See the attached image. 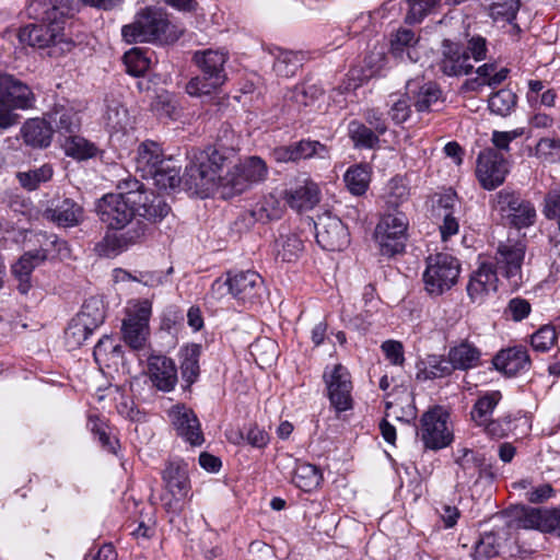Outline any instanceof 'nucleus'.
Wrapping results in <instances>:
<instances>
[{
  "label": "nucleus",
  "mask_w": 560,
  "mask_h": 560,
  "mask_svg": "<svg viewBox=\"0 0 560 560\" xmlns=\"http://www.w3.org/2000/svg\"><path fill=\"white\" fill-rule=\"evenodd\" d=\"M460 265L450 254L439 253L427 258L423 272L424 288L432 295H441L450 290L457 281Z\"/></svg>",
  "instance_id": "nucleus-8"
},
{
  "label": "nucleus",
  "mask_w": 560,
  "mask_h": 560,
  "mask_svg": "<svg viewBox=\"0 0 560 560\" xmlns=\"http://www.w3.org/2000/svg\"><path fill=\"white\" fill-rule=\"evenodd\" d=\"M92 332L93 331L88 329L86 326L82 325L81 322L73 317L65 332L68 348L77 349L81 347Z\"/></svg>",
  "instance_id": "nucleus-56"
},
{
  "label": "nucleus",
  "mask_w": 560,
  "mask_h": 560,
  "mask_svg": "<svg viewBox=\"0 0 560 560\" xmlns=\"http://www.w3.org/2000/svg\"><path fill=\"white\" fill-rule=\"evenodd\" d=\"M201 353V347L192 343L187 346L182 352V364L180 372L183 380L190 386L195 383L199 376V357Z\"/></svg>",
  "instance_id": "nucleus-43"
},
{
  "label": "nucleus",
  "mask_w": 560,
  "mask_h": 560,
  "mask_svg": "<svg viewBox=\"0 0 560 560\" xmlns=\"http://www.w3.org/2000/svg\"><path fill=\"white\" fill-rule=\"evenodd\" d=\"M448 413L441 407H435L422 415L421 427L417 434L427 448L440 450L452 443L453 431L448 428Z\"/></svg>",
  "instance_id": "nucleus-12"
},
{
  "label": "nucleus",
  "mask_w": 560,
  "mask_h": 560,
  "mask_svg": "<svg viewBox=\"0 0 560 560\" xmlns=\"http://www.w3.org/2000/svg\"><path fill=\"white\" fill-rule=\"evenodd\" d=\"M16 177L23 188L27 190H35L40 184L51 179L52 168L50 165L44 164L26 172H19Z\"/></svg>",
  "instance_id": "nucleus-49"
},
{
  "label": "nucleus",
  "mask_w": 560,
  "mask_h": 560,
  "mask_svg": "<svg viewBox=\"0 0 560 560\" xmlns=\"http://www.w3.org/2000/svg\"><path fill=\"white\" fill-rule=\"evenodd\" d=\"M381 349L385 358L394 365H402L405 362L404 346L397 340H386L382 343Z\"/></svg>",
  "instance_id": "nucleus-63"
},
{
  "label": "nucleus",
  "mask_w": 560,
  "mask_h": 560,
  "mask_svg": "<svg viewBox=\"0 0 560 560\" xmlns=\"http://www.w3.org/2000/svg\"><path fill=\"white\" fill-rule=\"evenodd\" d=\"M498 285V271L490 262H482L470 276L467 293L475 303H482L490 292Z\"/></svg>",
  "instance_id": "nucleus-21"
},
{
  "label": "nucleus",
  "mask_w": 560,
  "mask_h": 560,
  "mask_svg": "<svg viewBox=\"0 0 560 560\" xmlns=\"http://www.w3.org/2000/svg\"><path fill=\"white\" fill-rule=\"evenodd\" d=\"M192 60L199 68L201 75L190 79L187 83L186 92L189 95H209L225 83L228 79L225 72V63L229 60L228 50L212 48L197 50Z\"/></svg>",
  "instance_id": "nucleus-3"
},
{
  "label": "nucleus",
  "mask_w": 560,
  "mask_h": 560,
  "mask_svg": "<svg viewBox=\"0 0 560 560\" xmlns=\"http://www.w3.org/2000/svg\"><path fill=\"white\" fill-rule=\"evenodd\" d=\"M24 142L34 148H47L51 142L52 126L45 119L27 120L22 127Z\"/></svg>",
  "instance_id": "nucleus-33"
},
{
  "label": "nucleus",
  "mask_w": 560,
  "mask_h": 560,
  "mask_svg": "<svg viewBox=\"0 0 560 560\" xmlns=\"http://www.w3.org/2000/svg\"><path fill=\"white\" fill-rule=\"evenodd\" d=\"M510 527L514 529H537L560 536V508H524Z\"/></svg>",
  "instance_id": "nucleus-15"
},
{
  "label": "nucleus",
  "mask_w": 560,
  "mask_h": 560,
  "mask_svg": "<svg viewBox=\"0 0 560 560\" xmlns=\"http://www.w3.org/2000/svg\"><path fill=\"white\" fill-rule=\"evenodd\" d=\"M250 354L260 366L271 365L278 358V346L275 340L262 337L249 346Z\"/></svg>",
  "instance_id": "nucleus-47"
},
{
  "label": "nucleus",
  "mask_w": 560,
  "mask_h": 560,
  "mask_svg": "<svg viewBox=\"0 0 560 560\" xmlns=\"http://www.w3.org/2000/svg\"><path fill=\"white\" fill-rule=\"evenodd\" d=\"M47 248L30 250L25 253L15 265H13L12 272L20 279L19 290L22 293H26L28 291V277L35 267L47 259Z\"/></svg>",
  "instance_id": "nucleus-30"
},
{
  "label": "nucleus",
  "mask_w": 560,
  "mask_h": 560,
  "mask_svg": "<svg viewBox=\"0 0 560 560\" xmlns=\"http://www.w3.org/2000/svg\"><path fill=\"white\" fill-rule=\"evenodd\" d=\"M80 118L75 112L65 107H57L49 114L48 125L52 126V132L72 135L80 128Z\"/></svg>",
  "instance_id": "nucleus-38"
},
{
  "label": "nucleus",
  "mask_w": 560,
  "mask_h": 560,
  "mask_svg": "<svg viewBox=\"0 0 560 560\" xmlns=\"http://www.w3.org/2000/svg\"><path fill=\"white\" fill-rule=\"evenodd\" d=\"M74 318L86 326L88 329L94 331L105 319V311L102 301L96 298H91L85 301L80 313L77 314Z\"/></svg>",
  "instance_id": "nucleus-40"
},
{
  "label": "nucleus",
  "mask_w": 560,
  "mask_h": 560,
  "mask_svg": "<svg viewBox=\"0 0 560 560\" xmlns=\"http://www.w3.org/2000/svg\"><path fill=\"white\" fill-rule=\"evenodd\" d=\"M136 205L122 195L107 194L96 203V213L108 229L121 231L119 234L107 233L97 247L106 256L116 254L144 240L148 225L136 219Z\"/></svg>",
  "instance_id": "nucleus-2"
},
{
  "label": "nucleus",
  "mask_w": 560,
  "mask_h": 560,
  "mask_svg": "<svg viewBox=\"0 0 560 560\" xmlns=\"http://www.w3.org/2000/svg\"><path fill=\"white\" fill-rule=\"evenodd\" d=\"M272 54L276 57L273 70L278 75L284 78L294 75L304 59L301 52L284 50L279 47H277Z\"/></svg>",
  "instance_id": "nucleus-39"
},
{
  "label": "nucleus",
  "mask_w": 560,
  "mask_h": 560,
  "mask_svg": "<svg viewBox=\"0 0 560 560\" xmlns=\"http://www.w3.org/2000/svg\"><path fill=\"white\" fill-rule=\"evenodd\" d=\"M35 96L31 89L10 74L0 75V129H8L18 122L19 116L12 109L33 107Z\"/></svg>",
  "instance_id": "nucleus-6"
},
{
  "label": "nucleus",
  "mask_w": 560,
  "mask_h": 560,
  "mask_svg": "<svg viewBox=\"0 0 560 560\" xmlns=\"http://www.w3.org/2000/svg\"><path fill=\"white\" fill-rule=\"evenodd\" d=\"M510 529L485 533L476 542L474 557L475 560H486L500 555L515 556L514 549L506 544Z\"/></svg>",
  "instance_id": "nucleus-22"
},
{
  "label": "nucleus",
  "mask_w": 560,
  "mask_h": 560,
  "mask_svg": "<svg viewBox=\"0 0 560 560\" xmlns=\"http://www.w3.org/2000/svg\"><path fill=\"white\" fill-rule=\"evenodd\" d=\"M166 491L177 494V498H186L189 491V481L186 465L170 463L163 472Z\"/></svg>",
  "instance_id": "nucleus-35"
},
{
  "label": "nucleus",
  "mask_w": 560,
  "mask_h": 560,
  "mask_svg": "<svg viewBox=\"0 0 560 560\" xmlns=\"http://www.w3.org/2000/svg\"><path fill=\"white\" fill-rule=\"evenodd\" d=\"M477 78L465 82L464 86L468 90H478L481 86L488 85L491 88L500 85L510 73L508 68L497 69L495 63H485L477 68Z\"/></svg>",
  "instance_id": "nucleus-36"
},
{
  "label": "nucleus",
  "mask_w": 560,
  "mask_h": 560,
  "mask_svg": "<svg viewBox=\"0 0 560 560\" xmlns=\"http://www.w3.org/2000/svg\"><path fill=\"white\" fill-rule=\"evenodd\" d=\"M455 464L457 480L467 483L479 476L483 458L472 450L460 448L455 453Z\"/></svg>",
  "instance_id": "nucleus-29"
},
{
  "label": "nucleus",
  "mask_w": 560,
  "mask_h": 560,
  "mask_svg": "<svg viewBox=\"0 0 560 560\" xmlns=\"http://www.w3.org/2000/svg\"><path fill=\"white\" fill-rule=\"evenodd\" d=\"M127 72L133 77L143 75L150 67V58L140 48H132L124 55Z\"/></svg>",
  "instance_id": "nucleus-55"
},
{
  "label": "nucleus",
  "mask_w": 560,
  "mask_h": 560,
  "mask_svg": "<svg viewBox=\"0 0 560 560\" xmlns=\"http://www.w3.org/2000/svg\"><path fill=\"white\" fill-rule=\"evenodd\" d=\"M556 339L557 334L555 327L546 325L532 336V346L535 350L545 352L553 346Z\"/></svg>",
  "instance_id": "nucleus-60"
},
{
  "label": "nucleus",
  "mask_w": 560,
  "mask_h": 560,
  "mask_svg": "<svg viewBox=\"0 0 560 560\" xmlns=\"http://www.w3.org/2000/svg\"><path fill=\"white\" fill-rule=\"evenodd\" d=\"M440 0H407L409 11L406 21L409 23L420 22L421 19L431 10Z\"/></svg>",
  "instance_id": "nucleus-62"
},
{
  "label": "nucleus",
  "mask_w": 560,
  "mask_h": 560,
  "mask_svg": "<svg viewBox=\"0 0 560 560\" xmlns=\"http://www.w3.org/2000/svg\"><path fill=\"white\" fill-rule=\"evenodd\" d=\"M419 40L420 35L416 34L412 30L400 27L390 38V52L394 57L401 60L406 56L411 62H417L420 59Z\"/></svg>",
  "instance_id": "nucleus-25"
},
{
  "label": "nucleus",
  "mask_w": 560,
  "mask_h": 560,
  "mask_svg": "<svg viewBox=\"0 0 560 560\" xmlns=\"http://www.w3.org/2000/svg\"><path fill=\"white\" fill-rule=\"evenodd\" d=\"M287 202L296 210L311 209L319 201L318 186L307 177L296 180V185L285 191Z\"/></svg>",
  "instance_id": "nucleus-24"
},
{
  "label": "nucleus",
  "mask_w": 560,
  "mask_h": 560,
  "mask_svg": "<svg viewBox=\"0 0 560 560\" xmlns=\"http://www.w3.org/2000/svg\"><path fill=\"white\" fill-rule=\"evenodd\" d=\"M322 93V89L316 84L303 83L293 89L290 97L296 104L307 106L318 98Z\"/></svg>",
  "instance_id": "nucleus-59"
},
{
  "label": "nucleus",
  "mask_w": 560,
  "mask_h": 560,
  "mask_svg": "<svg viewBox=\"0 0 560 560\" xmlns=\"http://www.w3.org/2000/svg\"><path fill=\"white\" fill-rule=\"evenodd\" d=\"M323 479L320 470L312 464H298L292 477V482L303 491L310 492L316 489Z\"/></svg>",
  "instance_id": "nucleus-41"
},
{
  "label": "nucleus",
  "mask_w": 560,
  "mask_h": 560,
  "mask_svg": "<svg viewBox=\"0 0 560 560\" xmlns=\"http://www.w3.org/2000/svg\"><path fill=\"white\" fill-rule=\"evenodd\" d=\"M283 205L273 194L265 196L254 208L253 217L262 223L278 220L283 213Z\"/></svg>",
  "instance_id": "nucleus-44"
},
{
  "label": "nucleus",
  "mask_w": 560,
  "mask_h": 560,
  "mask_svg": "<svg viewBox=\"0 0 560 560\" xmlns=\"http://www.w3.org/2000/svg\"><path fill=\"white\" fill-rule=\"evenodd\" d=\"M26 13L30 19L42 22L19 30L21 44L38 49H47L51 58H60L75 46L70 35L65 33L66 19L74 14L72 0H32Z\"/></svg>",
  "instance_id": "nucleus-1"
},
{
  "label": "nucleus",
  "mask_w": 560,
  "mask_h": 560,
  "mask_svg": "<svg viewBox=\"0 0 560 560\" xmlns=\"http://www.w3.org/2000/svg\"><path fill=\"white\" fill-rule=\"evenodd\" d=\"M323 378L331 406L337 411L352 408V381L348 369L340 363L326 368Z\"/></svg>",
  "instance_id": "nucleus-13"
},
{
  "label": "nucleus",
  "mask_w": 560,
  "mask_h": 560,
  "mask_svg": "<svg viewBox=\"0 0 560 560\" xmlns=\"http://www.w3.org/2000/svg\"><path fill=\"white\" fill-rule=\"evenodd\" d=\"M137 201L136 211L138 215L153 223L164 219L171 210L166 201L153 191L139 194Z\"/></svg>",
  "instance_id": "nucleus-28"
},
{
  "label": "nucleus",
  "mask_w": 560,
  "mask_h": 560,
  "mask_svg": "<svg viewBox=\"0 0 560 560\" xmlns=\"http://www.w3.org/2000/svg\"><path fill=\"white\" fill-rule=\"evenodd\" d=\"M93 357L101 368H117L124 360L121 346L115 343L107 335L103 336L94 347Z\"/></svg>",
  "instance_id": "nucleus-34"
},
{
  "label": "nucleus",
  "mask_w": 560,
  "mask_h": 560,
  "mask_svg": "<svg viewBox=\"0 0 560 560\" xmlns=\"http://www.w3.org/2000/svg\"><path fill=\"white\" fill-rule=\"evenodd\" d=\"M500 398L501 395L499 392H492L479 398L471 410L472 420L479 425L485 424L488 421V416L491 415Z\"/></svg>",
  "instance_id": "nucleus-53"
},
{
  "label": "nucleus",
  "mask_w": 560,
  "mask_h": 560,
  "mask_svg": "<svg viewBox=\"0 0 560 560\" xmlns=\"http://www.w3.org/2000/svg\"><path fill=\"white\" fill-rule=\"evenodd\" d=\"M209 158L205 153H192L184 173L185 184L197 194L207 192L217 186L215 170L207 164Z\"/></svg>",
  "instance_id": "nucleus-18"
},
{
  "label": "nucleus",
  "mask_w": 560,
  "mask_h": 560,
  "mask_svg": "<svg viewBox=\"0 0 560 560\" xmlns=\"http://www.w3.org/2000/svg\"><path fill=\"white\" fill-rule=\"evenodd\" d=\"M303 250V242L293 233L280 235L275 243L276 258L282 261H293Z\"/></svg>",
  "instance_id": "nucleus-46"
},
{
  "label": "nucleus",
  "mask_w": 560,
  "mask_h": 560,
  "mask_svg": "<svg viewBox=\"0 0 560 560\" xmlns=\"http://www.w3.org/2000/svg\"><path fill=\"white\" fill-rule=\"evenodd\" d=\"M83 208L71 199H63L55 208L47 209L45 217L58 225L73 226L83 219Z\"/></svg>",
  "instance_id": "nucleus-32"
},
{
  "label": "nucleus",
  "mask_w": 560,
  "mask_h": 560,
  "mask_svg": "<svg viewBox=\"0 0 560 560\" xmlns=\"http://www.w3.org/2000/svg\"><path fill=\"white\" fill-rule=\"evenodd\" d=\"M493 365L508 376H513L530 365L527 351L522 348H510L500 351L493 358Z\"/></svg>",
  "instance_id": "nucleus-26"
},
{
  "label": "nucleus",
  "mask_w": 560,
  "mask_h": 560,
  "mask_svg": "<svg viewBox=\"0 0 560 560\" xmlns=\"http://www.w3.org/2000/svg\"><path fill=\"white\" fill-rule=\"evenodd\" d=\"M264 291V280L256 271H240L226 280L218 279L212 283L211 298L221 301L230 293L235 300L246 303H255Z\"/></svg>",
  "instance_id": "nucleus-5"
},
{
  "label": "nucleus",
  "mask_w": 560,
  "mask_h": 560,
  "mask_svg": "<svg viewBox=\"0 0 560 560\" xmlns=\"http://www.w3.org/2000/svg\"><path fill=\"white\" fill-rule=\"evenodd\" d=\"M410 114L411 108L408 100L402 96L393 101L388 110V115L390 116L392 120L397 125L405 122L410 117Z\"/></svg>",
  "instance_id": "nucleus-64"
},
{
  "label": "nucleus",
  "mask_w": 560,
  "mask_h": 560,
  "mask_svg": "<svg viewBox=\"0 0 560 560\" xmlns=\"http://www.w3.org/2000/svg\"><path fill=\"white\" fill-rule=\"evenodd\" d=\"M148 372L154 386L163 392H170L177 382V370L173 360L164 355L149 358Z\"/></svg>",
  "instance_id": "nucleus-23"
},
{
  "label": "nucleus",
  "mask_w": 560,
  "mask_h": 560,
  "mask_svg": "<svg viewBox=\"0 0 560 560\" xmlns=\"http://www.w3.org/2000/svg\"><path fill=\"white\" fill-rule=\"evenodd\" d=\"M526 246L521 241L500 244L497 252V271L505 277L512 289H518L523 283L522 265Z\"/></svg>",
  "instance_id": "nucleus-14"
},
{
  "label": "nucleus",
  "mask_w": 560,
  "mask_h": 560,
  "mask_svg": "<svg viewBox=\"0 0 560 560\" xmlns=\"http://www.w3.org/2000/svg\"><path fill=\"white\" fill-rule=\"evenodd\" d=\"M314 224L316 241L323 249L341 250L349 244V233L338 217L326 212Z\"/></svg>",
  "instance_id": "nucleus-16"
},
{
  "label": "nucleus",
  "mask_w": 560,
  "mask_h": 560,
  "mask_svg": "<svg viewBox=\"0 0 560 560\" xmlns=\"http://www.w3.org/2000/svg\"><path fill=\"white\" fill-rule=\"evenodd\" d=\"M448 358L454 370L466 371L480 364L481 352L474 343L463 340L450 349Z\"/></svg>",
  "instance_id": "nucleus-31"
},
{
  "label": "nucleus",
  "mask_w": 560,
  "mask_h": 560,
  "mask_svg": "<svg viewBox=\"0 0 560 560\" xmlns=\"http://www.w3.org/2000/svg\"><path fill=\"white\" fill-rule=\"evenodd\" d=\"M62 148L68 156L78 160H85L96 154V147L94 143L74 133L67 136L62 142Z\"/></svg>",
  "instance_id": "nucleus-48"
},
{
  "label": "nucleus",
  "mask_w": 560,
  "mask_h": 560,
  "mask_svg": "<svg viewBox=\"0 0 560 560\" xmlns=\"http://www.w3.org/2000/svg\"><path fill=\"white\" fill-rule=\"evenodd\" d=\"M440 69L448 77H458L469 74L474 66L469 63V54L459 44L444 39Z\"/></svg>",
  "instance_id": "nucleus-20"
},
{
  "label": "nucleus",
  "mask_w": 560,
  "mask_h": 560,
  "mask_svg": "<svg viewBox=\"0 0 560 560\" xmlns=\"http://www.w3.org/2000/svg\"><path fill=\"white\" fill-rule=\"evenodd\" d=\"M423 365L424 366L417 373L418 380L442 378L451 375L454 371L450 358L446 360L442 357L432 355L423 362Z\"/></svg>",
  "instance_id": "nucleus-45"
},
{
  "label": "nucleus",
  "mask_w": 560,
  "mask_h": 560,
  "mask_svg": "<svg viewBox=\"0 0 560 560\" xmlns=\"http://www.w3.org/2000/svg\"><path fill=\"white\" fill-rule=\"evenodd\" d=\"M151 312V302L142 300L128 310L126 318L122 320V339L135 351H142L148 347Z\"/></svg>",
  "instance_id": "nucleus-10"
},
{
  "label": "nucleus",
  "mask_w": 560,
  "mask_h": 560,
  "mask_svg": "<svg viewBox=\"0 0 560 560\" xmlns=\"http://www.w3.org/2000/svg\"><path fill=\"white\" fill-rule=\"evenodd\" d=\"M493 207L506 225L523 229L533 225L536 221L535 207L516 191L500 190L495 195Z\"/></svg>",
  "instance_id": "nucleus-9"
},
{
  "label": "nucleus",
  "mask_w": 560,
  "mask_h": 560,
  "mask_svg": "<svg viewBox=\"0 0 560 560\" xmlns=\"http://www.w3.org/2000/svg\"><path fill=\"white\" fill-rule=\"evenodd\" d=\"M517 103V96L509 89H502L493 93L489 98V109L499 116L511 114Z\"/></svg>",
  "instance_id": "nucleus-51"
},
{
  "label": "nucleus",
  "mask_w": 560,
  "mask_h": 560,
  "mask_svg": "<svg viewBox=\"0 0 560 560\" xmlns=\"http://www.w3.org/2000/svg\"><path fill=\"white\" fill-rule=\"evenodd\" d=\"M520 7L518 0H492L490 15L494 19L511 21L515 18Z\"/></svg>",
  "instance_id": "nucleus-58"
},
{
  "label": "nucleus",
  "mask_w": 560,
  "mask_h": 560,
  "mask_svg": "<svg viewBox=\"0 0 560 560\" xmlns=\"http://www.w3.org/2000/svg\"><path fill=\"white\" fill-rule=\"evenodd\" d=\"M443 102L440 86L434 82H427L416 95L415 107L418 112H430L438 109Z\"/></svg>",
  "instance_id": "nucleus-42"
},
{
  "label": "nucleus",
  "mask_w": 560,
  "mask_h": 560,
  "mask_svg": "<svg viewBox=\"0 0 560 560\" xmlns=\"http://www.w3.org/2000/svg\"><path fill=\"white\" fill-rule=\"evenodd\" d=\"M408 219L402 211L394 209L385 213L377 223L374 232L380 254L393 257L404 252L407 241Z\"/></svg>",
  "instance_id": "nucleus-7"
},
{
  "label": "nucleus",
  "mask_w": 560,
  "mask_h": 560,
  "mask_svg": "<svg viewBox=\"0 0 560 560\" xmlns=\"http://www.w3.org/2000/svg\"><path fill=\"white\" fill-rule=\"evenodd\" d=\"M167 21L161 9L147 8L140 11L135 21L125 25L121 35L127 43L153 42L165 32Z\"/></svg>",
  "instance_id": "nucleus-11"
},
{
  "label": "nucleus",
  "mask_w": 560,
  "mask_h": 560,
  "mask_svg": "<svg viewBox=\"0 0 560 560\" xmlns=\"http://www.w3.org/2000/svg\"><path fill=\"white\" fill-rule=\"evenodd\" d=\"M508 172L506 161L501 153L492 149L479 153L476 175L485 189L492 190L502 185Z\"/></svg>",
  "instance_id": "nucleus-17"
},
{
  "label": "nucleus",
  "mask_w": 560,
  "mask_h": 560,
  "mask_svg": "<svg viewBox=\"0 0 560 560\" xmlns=\"http://www.w3.org/2000/svg\"><path fill=\"white\" fill-rule=\"evenodd\" d=\"M370 182V174L364 165H357L349 168L345 174V183L353 195L365 192Z\"/></svg>",
  "instance_id": "nucleus-52"
},
{
  "label": "nucleus",
  "mask_w": 560,
  "mask_h": 560,
  "mask_svg": "<svg viewBox=\"0 0 560 560\" xmlns=\"http://www.w3.org/2000/svg\"><path fill=\"white\" fill-rule=\"evenodd\" d=\"M348 130L355 147L373 149L380 141L378 133L360 121H351Z\"/></svg>",
  "instance_id": "nucleus-50"
},
{
  "label": "nucleus",
  "mask_w": 560,
  "mask_h": 560,
  "mask_svg": "<svg viewBox=\"0 0 560 560\" xmlns=\"http://www.w3.org/2000/svg\"><path fill=\"white\" fill-rule=\"evenodd\" d=\"M164 158L161 147L153 141H147L139 145L136 156L137 170L143 175L154 176L162 166Z\"/></svg>",
  "instance_id": "nucleus-27"
},
{
  "label": "nucleus",
  "mask_w": 560,
  "mask_h": 560,
  "mask_svg": "<svg viewBox=\"0 0 560 560\" xmlns=\"http://www.w3.org/2000/svg\"><path fill=\"white\" fill-rule=\"evenodd\" d=\"M544 214L558 222L560 229V185L551 188L545 196Z\"/></svg>",
  "instance_id": "nucleus-61"
},
{
  "label": "nucleus",
  "mask_w": 560,
  "mask_h": 560,
  "mask_svg": "<svg viewBox=\"0 0 560 560\" xmlns=\"http://www.w3.org/2000/svg\"><path fill=\"white\" fill-rule=\"evenodd\" d=\"M104 124L109 132H126L131 128V117L125 105L118 100L107 101Z\"/></svg>",
  "instance_id": "nucleus-37"
},
{
  "label": "nucleus",
  "mask_w": 560,
  "mask_h": 560,
  "mask_svg": "<svg viewBox=\"0 0 560 560\" xmlns=\"http://www.w3.org/2000/svg\"><path fill=\"white\" fill-rule=\"evenodd\" d=\"M197 153H205L209 158L207 160V164L213 166L215 170V178L218 179V186L220 187V177L219 175L224 163L231 158L234 153L233 149L222 148V147H209L205 151H196Z\"/></svg>",
  "instance_id": "nucleus-57"
},
{
  "label": "nucleus",
  "mask_w": 560,
  "mask_h": 560,
  "mask_svg": "<svg viewBox=\"0 0 560 560\" xmlns=\"http://www.w3.org/2000/svg\"><path fill=\"white\" fill-rule=\"evenodd\" d=\"M268 166L256 155L248 156L234 165L223 177H220V188L224 198L241 195L253 185L267 179Z\"/></svg>",
  "instance_id": "nucleus-4"
},
{
  "label": "nucleus",
  "mask_w": 560,
  "mask_h": 560,
  "mask_svg": "<svg viewBox=\"0 0 560 560\" xmlns=\"http://www.w3.org/2000/svg\"><path fill=\"white\" fill-rule=\"evenodd\" d=\"M170 417L175 431L185 441L194 446L203 443L200 423L192 409L184 405H176L170 410Z\"/></svg>",
  "instance_id": "nucleus-19"
},
{
  "label": "nucleus",
  "mask_w": 560,
  "mask_h": 560,
  "mask_svg": "<svg viewBox=\"0 0 560 560\" xmlns=\"http://www.w3.org/2000/svg\"><path fill=\"white\" fill-rule=\"evenodd\" d=\"M298 161L302 159L319 158L329 159L328 148L315 140H301L293 143Z\"/></svg>",
  "instance_id": "nucleus-54"
}]
</instances>
